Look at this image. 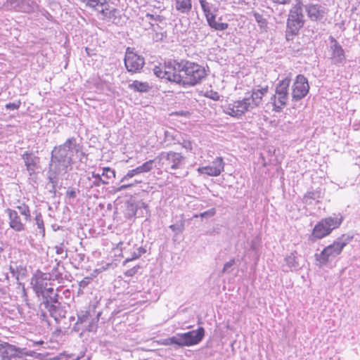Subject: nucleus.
Returning a JSON list of instances; mask_svg holds the SVG:
<instances>
[{
    "label": "nucleus",
    "mask_w": 360,
    "mask_h": 360,
    "mask_svg": "<svg viewBox=\"0 0 360 360\" xmlns=\"http://www.w3.org/2000/svg\"><path fill=\"white\" fill-rule=\"evenodd\" d=\"M116 12L115 8L108 9V8H102L101 10H98V13L102 15L103 20H110L115 15Z\"/></svg>",
    "instance_id": "e433bc0d"
},
{
    "label": "nucleus",
    "mask_w": 360,
    "mask_h": 360,
    "mask_svg": "<svg viewBox=\"0 0 360 360\" xmlns=\"http://www.w3.org/2000/svg\"><path fill=\"white\" fill-rule=\"evenodd\" d=\"M21 215L24 217V219L27 221H31V212L27 205L21 203L16 206Z\"/></svg>",
    "instance_id": "2f4dec72"
},
{
    "label": "nucleus",
    "mask_w": 360,
    "mask_h": 360,
    "mask_svg": "<svg viewBox=\"0 0 360 360\" xmlns=\"http://www.w3.org/2000/svg\"><path fill=\"white\" fill-rule=\"evenodd\" d=\"M41 13H42V15H44L47 19H49L50 18H51V17H52V16H51V14H50L47 11H46V10H44V9L41 11Z\"/></svg>",
    "instance_id": "e2e57ef3"
},
{
    "label": "nucleus",
    "mask_w": 360,
    "mask_h": 360,
    "mask_svg": "<svg viewBox=\"0 0 360 360\" xmlns=\"http://www.w3.org/2000/svg\"><path fill=\"white\" fill-rule=\"evenodd\" d=\"M20 104H21L20 101H18L16 102L8 103L6 104L5 108L6 110H18L20 108Z\"/></svg>",
    "instance_id": "49530a36"
},
{
    "label": "nucleus",
    "mask_w": 360,
    "mask_h": 360,
    "mask_svg": "<svg viewBox=\"0 0 360 360\" xmlns=\"http://www.w3.org/2000/svg\"><path fill=\"white\" fill-rule=\"evenodd\" d=\"M252 13L260 28L262 29L267 27V20L262 14L256 11H252Z\"/></svg>",
    "instance_id": "c9c22d12"
},
{
    "label": "nucleus",
    "mask_w": 360,
    "mask_h": 360,
    "mask_svg": "<svg viewBox=\"0 0 360 360\" xmlns=\"http://www.w3.org/2000/svg\"><path fill=\"white\" fill-rule=\"evenodd\" d=\"M101 177L103 176L105 180L111 179L112 178H115V172L114 169H112L111 168L107 167L102 168V173L101 174Z\"/></svg>",
    "instance_id": "ea45409f"
},
{
    "label": "nucleus",
    "mask_w": 360,
    "mask_h": 360,
    "mask_svg": "<svg viewBox=\"0 0 360 360\" xmlns=\"http://www.w3.org/2000/svg\"><path fill=\"white\" fill-rule=\"evenodd\" d=\"M81 152L82 147L77 143L75 137L68 138L65 142L55 146L51 151V162L48 171V179L52 184V188L56 189L58 184V176L62 172H66L70 166L75 153Z\"/></svg>",
    "instance_id": "f257e3e1"
},
{
    "label": "nucleus",
    "mask_w": 360,
    "mask_h": 360,
    "mask_svg": "<svg viewBox=\"0 0 360 360\" xmlns=\"http://www.w3.org/2000/svg\"><path fill=\"white\" fill-rule=\"evenodd\" d=\"M4 221L0 219V228L3 226Z\"/></svg>",
    "instance_id": "0e129e2a"
},
{
    "label": "nucleus",
    "mask_w": 360,
    "mask_h": 360,
    "mask_svg": "<svg viewBox=\"0 0 360 360\" xmlns=\"http://www.w3.org/2000/svg\"><path fill=\"white\" fill-rule=\"evenodd\" d=\"M88 180L90 181V188H93L94 186H100L101 184H108V181L103 179L101 177V174L96 173L95 172H91V176H88Z\"/></svg>",
    "instance_id": "c756f323"
},
{
    "label": "nucleus",
    "mask_w": 360,
    "mask_h": 360,
    "mask_svg": "<svg viewBox=\"0 0 360 360\" xmlns=\"http://www.w3.org/2000/svg\"><path fill=\"white\" fill-rule=\"evenodd\" d=\"M20 351L13 345L7 344L6 346L4 347V358H8L9 360H13L15 358L20 357Z\"/></svg>",
    "instance_id": "a878e982"
},
{
    "label": "nucleus",
    "mask_w": 360,
    "mask_h": 360,
    "mask_svg": "<svg viewBox=\"0 0 360 360\" xmlns=\"http://www.w3.org/2000/svg\"><path fill=\"white\" fill-rule=\"evenodd\" d=\"M142 181L135 179L133 182L122 184L117 188V191H122L127 188H131L136 184H141Z\"/></svg>",
    "instance_id": "c03bdc74"
},
{
    "label": "nucleus",
    "mask_w": 360,
    "mask_h": 360,
    "mask_svg": "<svg viewBox=\"0 0 360 360\" xmlns=\"http://www.w3.org/2000/svg\"><path fill=\"white\" fill-rule=\"evenodd\" d=\"M136 271H137V269L132 268L131 269L127 270L125 273V275L127 276H132L134 274H136Z\"/></svg>",
    "instance_id": "4d7b16f0"
},
{
    "label": "nucleus",
    "mask_w": 360,
    "mask_h": 360,
    "mask_svg": "<svg viewBox=\"0 0 360 360\" xmlns=\"http://www.w3.org/2000/svg\"><path fill=\"white\" fill-rule=\"evenodd\" d=\"M321 198L319 191H313L307 192L304 196V200L306 203H310L309 200H317Z\"/></svg>",
    "instance_id": "4c0bfd02"
},
{
    "label": "nucleus",
    "mask_w": 360,
    "mask_h": 360,
    "mask_svg": "<svg viewBox=\"0 0 360 360\" xmlns=\"http://www.w3.org/2000/svg\"><path fill=\"white\" fill-rule=\"evenodd\" d=\"M9 269H10L11 273L13 274V276H15L16 279L18 280V275H16L15 269L12 266H10Z\"/></svg>",
    "instance_id": "052dcab7"
},
{
    "label": "nucleus",
    "mask_w": 360,
    "mask_h": 360,
    "mask_svg": "<svg viewBox=\"0 0 360 360\" xmlns=\"http://www.w3.org/2000/svg\"><path fill=\"white\" fill-rule=\"evenodd\" d=\"M64 245L63 243H60V245H56L55 247V249H56V252L57 255H61L63 254V251H64Z\"/></svg>",
    "instance_id": "5fc2aeb1"
},
{
    "label": "nucleus",
    "mask_w": 360,
    "mask_h": 360,
    "mask_svg": "<svg viewBox=\"0 0 360 360\" xmlns=\"http://www.w3.org/2000/svg\"><path fill=\"white\" fill-rule=\"evenodd\" d=\"M162 344H163L164 345H166V346H167V345H174V342H173V341H172V337L168 338H167V339H165V340H163Z\"/></svg>",
    "instance_id": "bf43d9fd"
},
{
    "label": "nucleus",
    "mask_w": 360,
    "mask_h": 360,
    "mask_svg": "<svg viewBox=\"0 0 360 360\" xmlns=\"http://www.w3.org/2000/svg\"><path fill=\"white\" fill-rule=\"evenodd\" d=\"M3 6L7 11L25 13H33L39 9L34 0H6Z\"/></svg>",
    "instance_id": "9d476101"
},
{
    "label": "nucleus",
    "mask_w": 360,
    "mask_h": 360,
    "mask_svg": "<svg viewBox=\"0 0 360 360\" xmlns=\"http://www.w3.org/2000/svg\"><path fill=\"white\" fill-rule=\"evenodd\" d=\"M332 61L334 64H340L345 60V51L340 44L335 39H332Z\"/></svg>",
    "instance_id": "4be33fe9"
},
{
    "label": "nucleus",
    "mask_w": 360,
    "mask_h": 360,
    "mask_svg": "<svg viewBox=\"0 0 360 360\" xmlns=\"http://www.w3.org/2000/svg\"><path fill=\"white\" fill-rule=\"evenodd\" d=\"M290 79L285 77L279 80L275 86V94L271 97L270 103L275 112H281L286 105L289 98V86Z\"/></svg>",
    "instance_id": "0eeeda50"
},
{
    "label": "nucleus",
    "mask_w": 360,
    "mask_h": 360,
    "mask_svg": "<svg viewBox=\"0 0 360 360\" xmlns=\"http://www.w3.org/2000/svg\"><path fill=\"white\" fill-rule=\"evenodd\" d=\"M343 220L344 217L341 213H334L322 219L314 226L311 233L309 236V240L314 243L317 240L329 236L334 229L340 227Z\"/></svg>",
    "instance_id": "39448f33"
},
{
    "label": "nucleus",
    "mask_w": 360,
    "mask_h": 360,
    "mask_svg": "<svg viewBox=\"0 0 360 360\" xmlns=\"http://www.w3.org/2000/svg\"><path fill=\"white\" fill-rule=\"evenodd\" d=\"M172 341L178 347H186L184 333H177L172 337Z\"/></svg>",
    "instance_id": "f704fd0d"
},
{
    "label": "nucleus",
    "mask_w": 360,
    "mask_h": 360,
    "mask_svg": "<svg viewBox=\"0 0 360 360\" xmlns=\"http://www.w3.org/2000/svg\"><path fill=\"white\" fill-rule=\"evenodd\" d=\"M22 159L24 160L26 169L29 173L30 176H32L35 173L39 163V158L36 156L32 153L25 151L22 155Z\"/></svg>",
    "instance_id": "aec40b11"
},
{
    "label": "nucleus",
    "mask_w": 360,
    "mask_h": 360,
    "mask_svg": "<svg viewBox=\"0 0 360 360\" xmlns=\"http://www.w3.org/2000/svg\"><path fill=\"white\" fill-rule=\"evenodd\" d=\"M117 248L122 252V257H125L123 264L129 262L139 258L142 255L146 252V250L143 247H137L134 243L133 240L129 239L127 241H121L117 244Z\"/></svg>",
    "instance_id": "1a4fd4ad"
},
{
    "label": "nucleus",
    "mask_w": 360,
    "mask_h": 360,
    "mask_svg": "<svg viewBox=\"0 0 360 360\" xmlns=\"http://www.w3.org/2000/svg\"><path fill=\"white\" fill-rule=\"evenodd\" d=\"M169 229L172 231L175 232L176 234L181 233L184 229V221H181L179 224H172L169 226Z\"/></svg>",
    "instance_id": "37998d69"
},
{
    "label": "nucleus",
    "mask_w": 360,
    "mask_h": 360,
    "mask_svg": "<svg viewBox=\"0 0 360 360\" xmlns=\"http://www.w3.org/2000/svg\"><path fill=\"white\" fill-rule=\"evenodd\" d=\"M354 236L350 234H342L333 243L325 247L319 253L314 255L315 264L319 268L326 266L330 262L341 254L344 248L349 243Z\"/></svg>",
    "instance_id": "20e7f679"
},
{
    "label": "nucleus",
    "mask_w": 360,
    "mask_h": 360,
    "mask_svg": "<svg viewBox=\"0 0 360 360\" xmlns=\"http://www.w3.org/2000/svg\"><path fill=\"white\" fill-rule=\"evenodd\" d=\"M205 96L212 99L213 101H219L220 98L219 94L217 91L212 90L207 91L205 93Z\"/></svg>",
    "instance_id": "09e8293b"
},
{
    "label": "nucleus",
    "mask_w": 360,
    "mask_h": 360,
    "mask_svg": "<svg viewBox=\"0 0 360 360\" xmlns=\"http://www.w3.org/2000/svg\"><path fill=\"white\" fill-rule=\"evenodd\" d=\"M66 195L70 198H75L76 197V192L75 190L68 191Z\"/></svg>",
    "instance_id": "13d9d810"
},
{
    "label": "nucleus",
    "mask_w": 360,
    "mask_h": 360,
    "mask_svg": "<svg viewBox=\"0 0 360 360\" xmlns=\"http://www.w3.org/2000/svg\"><path fill=\"white\" fill-rule=\"evenodd\" d=\"M44 307L49 312L50 316L53 317L56 322L60 321L65 316L66 311L60 302L48 304V305Z\"/></svg>",
    "instance_id": "412c9836"
},
{
    "label": "nucleus",
    "mask_w": 360,
    "mask_h": 360,
    "mask_svg": "<svg viewBox=\"0 0 360 360\" xmlns=\"http://www.w3.org/2000/svg\"><path fill=\"white\" fill-rule=\"evenodd\" d=\"M40 296H41L44 299L43 304L44 306L48 305V304L56 303L58 301V295L56 292L53 288H49L46 291H44Z\"/></svg>",
    "instance_id": "393cba45"
},
{
    "label": "nucleus",
    "mask_w": 360,
    "mask_h": 360,
    "mask_svg": "<svg viewBox=\"0 0 360 360\" xmlns=\"http://www.w3.org/2000/svg\"><path fill=\"white\" fill-rule=\"evenodd\" d=\"M206 20L208 25L215 30L224 31L229 27V25L226 22H217L216 21L215 14L209 16V18H206Z\"/></svg>",
    "instance_id": "cd10ccee"
},
{
    "label": "nucleus",
    "mask_w": 360,
    "mask_h": 360,
    "mask_svg": "<svg viewBox=\"0 0 360 360\" xmlns=\"http://www.w3.org/2000/svg\"><path fill=\"white\" fill-rule=\"evenodd\" d=\"M1 346H2V345H0V347H1Z\"/></svg>",
    "instance_id": "338daca9"
},
{
    "label": "nucleus",
    "mask_w": 360,
    "mask_h": 360,
    "mask_svg": "<svg viewBox=\"0 0 360 360\" xmlns=\"http://www.w3.org/2000/svg\"><path fill=\"white\" fill-rule=\"evenodd\" d=\"M184 333L186 347L198 345L205 336V329L199 327L197 330H193Z\"/></svg>",
    "instance_id": "6ab92c4d"
},
{
    "label": "nucleus",
    "mask_w": 360,
    "mask_h": 360,
    "mask_svg": "<svg viewBox=\"0 0 360 360\" xmlns=\"http://www.w3.org/2000/svg\"><path fill=\"white\" fill-rule=\"evenodd\" d=\"M145 63L144 58L127 48L124 56V65L130 72H139Z\"/></svg>",
    "instance_id": "f8f14e48"
},
{
    "label": "nucleus",
    "mask_w": 360,
    "mask_h": 360,
    "mask_svg": "<svg viewBox=\"0 0 360 360\" xmlns=\"http://www.w3.org/2000/svg\"><path fill=\"white\" fill-rule=\"evenodd\" d=\"M129 88L134 91L145 93L149 91L150 86L148 82L134 80L132 83L129 84Z\"/></svg>",
    "instance_id": "c85d7f7f"
},
{
    "label": "nucleus",
    "mask_w": 360,
    "mask_h": 360,
    "mask_svg": "<svg viewBox=\"0 0 360 360\" xmlns=\"http://www.w3.org/2000/svg\"><path fill=\"white\" fill-rule=\"evenodd\" d=\"M199 2L205 18H209V16L214 14L212 12L210 4L206 0H199Z\"/></svg>",
    "instance_id": "58836bf2"
},
{
    "label": "nucleus",
    "mask_w": 360,
    "mask_h": 360,
    "mask_svg": "<svg viewBox=\"0 0 360 360\" xmlns=\"http://www.w3.org/2000/svg\"><path fill=\"white\" fill-rule=\"evenodd\" d=\"M137 209H144L148 214L149 212L148 205L144 202H139L136 205Z\"/></svg>",
    "instance_id": "864d4df0"
},
{
    "label": "nucleus",
    "mask_w": 360,
    "mask_h": 360,
    "mask_svg": "<svg viewBox=\"0 0 360 360\" xmlns=\"http://www.w3.org/2000/svg\"><path fill=\"white\" fill-rule=\"evenodd\" d=\"M225 163L221 157L216 158L211 163V165L200 167L197 171L200 174H207L210 176H218L224 169Z\"/></svg>",
    "instance_id": "4468645a"
},
{
    "label": "nucleus",
    "mask_w": 360,
    "mask_h": 360,
    "mask_svg": "<svg viewBox=\"0 0 360 360\" xmlns=\"http://www.w3.org/2000/svg\"><path fill=\"white\" fill-rule=\"evenodd\" d=\"M48 275L43 273H39L32 279V285L33 290L37 296H40L48 288Z\"/></svg>",
    "instance_id": "dca6fc26"
},
{
    "label": "nucleus",
    "mask_w": 360,
    "mask_h": 360,
    "mask_svg": "<svg viewBox=\"0 0 360 360\" xmlns=\"http://www.w3.org/2000/svg\"><path fill=\"white\" fill-rule=\"evenodd\" d=\"M303 6L302 0H295V4L290 8L287 20V37L290 34L291 35L297 34L300 28L303 27L304 23Z\"/></svg>",
    "instance_id": "423d86ee"
},
{
    "label": "nucleus",
    "mask_w": 360,
    "mask_h": 360,
    "mask_svg": "<svg viewBox=\"0 0 360 360\" xmlns=\"http://www.w3.org/2000/svg\"><path fill=\"white\" fill-rule=\"evenodd\" d=\"M178 144L181 145V146L187 150H191L193 148L192 143L189 140L182 139L181 141V139H180V143H178Z\"/></svg>",
    "instance_id": "de8ad7c7"
},
{
    "label": "nucleus",
    "mask_w": 360,
    "mask_h": 360,
    "mask_svg": "<svg viewBox=\"0 0 360 360\" xmlns=\"http://www.w3.org/2000/svg\"><path fill=\"white\" fill-rule=\"evenodd\" d=\"M155 160H150L145 162L141 165L136 167L134 169L129 170L125 175L123 176L120 182L124 183L129 181L134 176H137L141 173H146L151 171L153 168Z\"/></svg>",
    "instance_id": "2eb2a0df"
},
{
    "label": "nucleus",
    "mask_w": 360,
    "mask_h": 360,
    "mask_svg": "<svg viewBox=\"0 0 360 360\" xmlns=\"http://www.w3.org/2000/svg\"><path fill=\"white\" fill-rule=\"evenodd\" d=\"M216 214L215 208H211L204 212L200 213V216L201 217H213Z\"/></svg>",
    "instance_id": "3c124183"
},
{
    "label": "nucleus",
    "mask_w": 360,
    "mask_h": 360,
    "mask_svg": "<svg viewBox=\"0 0 360 360\" xmlns=\"http://www.w3.org/2000/svg\"><path fill=\"white\" fill-rule=\"evenodd\" d=\"M81 2L85 4V5L91 8H96V6L101 5L103 6V4L101 0H80Z\"/></svg>",
    "instance_id": "79ce46f5"
},
{
    "label": "nucleus",
    "mask_w": 360,
    "mask_h": 360,
    "mask_svg": "<svg viewBox=\"0 0 360 360\" xmlns=\"http://www.w3.org/2000/svg\"><path fill=\"white\" fill-rule=\"evenodd\" d=\"M235 264H236V260L233 258L231 259L229 262H226L224 264V267L221 270V274H224L231 273L233 269V266L235 265Z\"/></svg>",
    "instance_id": "a19ab883"
},
{
    "label": "nucleus",
    "mask_w": 360,
    "mask_h": 360,
    "mask_svg": "<svg viewBox=\"0 0 360 360\" xmlns=\"http://www.w3.org/2000/svg\"><path fill=\"white\" fill-rule=\"evenodd\" d=\"M181 135L179 131L170 129L165 132V141L169 142V144H176L180 143Z\"/></svg>",
    "instance_id": "bb28decb"
},
{
    "label": "nucleus",
    "mask_w": 360,
    "mask_h": 360,
    "mask_svg": "<svg viewBox=\"0 0 360 360\" xmlns=\"http://www.w3.org/2000/svg\"><path fill=\"white\" fill-rule=\"evenodd\" d=\"M40 319L42 321H44L46 322L49 323V321L47 320V315L46 314L45 312H41V314H40Z\"/></svg>",
    "instance_id": "680f3d73"
},
{
    "label": "nucleus",
    "mask_w": 360,
    "mask_h": 360,
    "mask_svg": "<svg viewBox=\"0 0 360 360\" xmlns=\"http://www.w3.org/2000/svg\"><path fill=\"white\" fill-rule=\"evenodd\" d=\"M176 11L181 14H188L192 8V0H174Z\"/></svg>",
    "instance_id": "b1692460"
},
{
    "label": "nucleus",
    "mask_w": 360,
    "mask_h": 360,
    "mask_svg": "<svg viewBox=\"0 0 360 360\" xmlns=\"http://www.w3.org/2000/svg\"><path fill=\"white\" fill-rule=\"evenodd\" d=\"M142 181L135 179L133 182L122 184L117 188V191H122L127 188H131L136 184H141Z\"/></svg>",
    "instance_id": "a18cd8bd"
},
{
    "label": "nucleus",
    "mask_w": 360,
    "mask_h": 360,
    "mask_svg": "<svg viewBox=\"0 0 360 360\" xmlns=\"http://www.w3.org/2000/svg\"><path fill=\"white\" fill-rule=\"evenodd\" d=\"M91 278L90 277H85L79 283V290H82L85 288L91 282Z\"/></svg>",
    "instance_id": "8fccbe9b"
},
{
    "label": "nucleus",
    "mask_w": 360,
    "mask_h": 360,
    "mask_svg": "<svg viewBox=\"0 0 360 360\" xmlns=\"http://www.w3.org/2000/svg\"><path fill=\"white\" fill-rule=\"evenodd\" d=\"M308 79L303 75H298L292 86V99L298 101L304 98L309 93Z\"/></svg>",
    "instance_id": "9b49d317"
},
{
    "label": "nucleus",
    "mask_w": 360,
    "mask_h": 360,
    "mask_svg": "<svg viewBox=\"0 0 360 360\" xmlns=\"http://www.w3.org/2000/svg\"><path fill=\"white\" fill-rule=\"evenodd\" d=\"M8 217V223L11 229L17 232L23 231L25 229V225L22 222L17 211L7 208L5 210Z\"/></svg>",
    "instance_id": "f3484780"
},
{
    "label": "nucleus",
    "mask_w": 360,
    "mask_h": 360,
    "mask_svg": "<svg viewBox=\"0 0 360 360\" xmlns=\"http://www.w3.org/2000/svg\"><path fill=\"white\" fill-rule=\"evenodd\" d=\"M268 87L252 90L248 93L241 100H237L228 103L223 107L224 112L234 117H240L246 112L251 111L260 105L263 96L266 94Z\"/></svg>",
    "instance_id": "f03ea898"
},
{
    "label": "nucleus",
    "mask_w": 360,
    "mask_h": 360,
    "mask_svg": "<svg viewBox=\"0 0 360 360\" xmlns=\"http://www.w3.org/2000/svg\"><path fill=\"white\" fill-rule=\"evenodd\" d=\"M176 61L174 60L165 63L164 66H155L153 73L159 78L176 83V79H174L176 75Z\"/></svg>",
    "instance_id": "ddd939ff"
},
{
    "label": "nucleus",
    "mask_w": 360,
    "mask_h": 360,
    "mask_svg": "<svg viewBox=\"0 0 360 360\" xmlns=\"http://www.w3.org/2000/svg\"><path fill=\"white\" fill-rule=\"evenodd\" d=\"M176 83L182 86H195L205 78L207 73L204 67L190 61L176 62Z\"/></svg>",
    "instance_id": "7ed1b4c3"
},
{
    "label": "nucleus",
    "mask_w": 360,
    "mask_h": 360,
    "mask_svg": "<svg viewBox=\"0 0 360 360\" xmlns=\"http://www.w3.org/2000/svg\"><path fill=\"white\" fill-rule=\"evenodd\" d=\"M300 268L297 252H291L289 255L284 258V264H283V271L285 272L297 270Z\"/></svg>",
    "instance_id": "5701e85b"
},
{
    "label": "nucleus",
    "mask_w": 360,
    "mask_h": 360,
    "mask_svg": "<svg viewBox=\"0 0 360 360\" xmlns=\"http://www.w3.org/2000/svg\"><path fill=\"white\" fill-rule=\"evenodd\" d=\"M48 277L49 280L58 281L59 282L63 281V274L59 270L58 263H57L56 266L53 268L49 274Z\"/></svg>",
    "instance_id": "72a5a7b5"
},
{
    "label": "nucleus",
    "mask_w": 360,
    "mask_h": 360,
    "mask_svg": "<svg viewBox=\"0 0 360 360\" xmlns=\"http://www.w3.org/2000/svg\"><path fill=\"white\" fill-rule=\"evenodd\" d=\"M89 311L87 310L80 311L77 313V321L74 326V329L76 331L80 330L79 325L86 322L89 319Z\"/></svg>",
    "instance_id": "7c9ffc66"
},
{
    "label": "nucleus",
    "mask_w": 360,
    "mask_h": 360,
    "mask_svg": "<svg viewBox=\"0 0 360 360\" xmlns=\"http://www.w3.org/2000/svg\"><path fill=\"white\" fill-rule=\"evenodd\" d=\"M46 360H66V359H65V354H60V355L50 357L49 359H46Z\"/></svg>",
    "instance_id": "6e6d98bb"
},
{
    "label": "nucleus",
    "mask_w": 360,
    "mask_h": 360,
    "mask_svg": "<svg viewBox=\"0 0 360 360\" xmlns=\"http://www.w3.org/2000/svg\"><path fill=\"white\" fill-rule=\"evenodd\" d=\"M146 18L150 20V23L151 24V25H153L151 21H160V15H154L150 13H146Z\"/></svg>",
    "instance_id": "603ef678"
},
{
    "label": "nucleus",
    "mask_w": 360,
    "mask_h": 360,
    "mask_svg": "<svg viewBox=\"0 0 360 360\" xmlns=\"http://www.w3.org/2000/svg\"><path fill=\"white\" fill-rule=\"evenodd\" d=\"M89 328H88V330H89V331H90V330H91V326H89Z\"/></svg>",
    "instance_id": "69168bd1"
},
{
    "label": "nucleus",
    "mask_w": 360,
    "mask_h": 360,
    "mask_svg": "<svg viewBox=\"0 0 360 360\" xmlns=\"http://www.w3.org/2000/svg\"><path fill=\"white\" fill-rule=\"evenodd\" d=\"M35 224L39 229V233L44 236L45 235V227L42 217V214L40 212H35L34 217Z\"/></svg>",
    "instance_id": "473e14b6"
},
{
    "label": "nucleus",
    "mask_w": 360,
    "mask_h": 360,
    "mask_svg": "<svg viewBox=\"0 0 360 360\" xmlns=\"http://www.w3.org/2000/svg\"><path fill=\"white\" fill-rule=\"evenodd\" d=\"M157 158L162 161L165 172L172 174H174L173 171L184 167L186 158L180 153L162 152Z\"/></svg>",
    "instance_id": "6e6552de"
},
{
    "label": "nucleus",
    "mask_w": 360,
    "mask_h": 360,
    "mask_svg": "<svg viewBox=\"0 0 360 360\" xmlns=\"http://www.w3.org/2000/svg\"><path fill=\"white\" fill-rule=\"evenodd\" d=\"M304 7L308 17L312 21L321 20L326 14L325 8L321 4H309L306 5Z\"/></svg>",
    "instance_id": "a211bd4d"
}]
</instances>
